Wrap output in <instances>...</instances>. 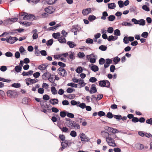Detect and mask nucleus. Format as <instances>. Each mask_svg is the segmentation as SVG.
<instances>
[{"label":"nucleus","instance_id":"1","mask_svg":"<svg viewBox=\"0 0 152 152\" xmlns=\"http://www.w3.org/2000/svg\"><path fill=\"white\" fill-rule=\"evenodd\" d=\"M66 125L71 129H79L80 128V125L78 124H77L75 121L72 120L69 121L68 123H67Z\"/></svg>","mask_w":152,"mask_h":152},{"label":"nucleus","instance_id":"2","mask_svg":"<svg viewBox=\"0 0 152 152\" xmlns=\"http://www.w3.org/2000/svg\"><path fill=\"white\" fill-rule=\"evenodd\" d=\"M23 15L24 16L23 17V19L25 20H30L33 21L37 19L36 17L32 14L28 15L26 12H24L23 14L22 15V16Z\"/></svg>","mask_w":152,"mask_h":152},{"label":"nucleus","instance_id":"3","mask_svg":"<svg viewBox=\"0 0 152 152\" xmlns=\"http://www.w3.org/2000/svg\"><path fill=\"white\" fill-rule=\"evenodd\" d=\"M99 85L102 87L109 88L110 86V83L107 80H104L99 81Z\"/></svg>","mask_w":152,"mask_h":152},{"label":"nucleus","instance_id":"4","mask_svg":"<svg viewBox=\"0 0 152 152\" xmlns=\"http://www.w3.org/2000/svg\"><path fill=\"white\" fill-rule=\"evenodd\" d=\"M106 142L109 145L113 147L116 146L113 138L111 137H106Z\"/></svg>","mask_w":152,"mask_h":152},{"label":"nucleus","instance_id":"5","mask_svg":"<svg viewBox=\"0 0 152 152\" xmlns=\"http://www.w3.org/2000/svg\"><path fill=\"white\" fill-rule=\"evenodd\" d=\"M58 73L62 77H64L67 75L66 70L61 67L59 68L57 70Z\"/></svg>","mask_w":152,"mask_h":152},{"label":"nucleus","instance_id":"6","mask_svg":"<svg viewBox=\"0 0 152 152\" xmlns=\"http://www.w3.org/2000/svg\"><path fill=\"white\" fill-rule=\"evenodd\" d=\"M18 39V38L16 37H12L10 36L9 37H7V42L10 44H12L14 43Z\"/></svg>","mask_w":152,"mask_h":152},{"label":"nucleus","instance_id":"7","mask_svg":"<svg viewBox=\"0 0 152 152\" xmlns=\"http://www.w3.org/2000/svg\"><path fill=\"white\" fill-rule=\"evenodd\" d=\"M80 137L81 141L83 143L85 142L86 141L88 142L90 140V139L88 137H87V136L83 133L80 134Z\"/></svg>","mask_w":152,"mask_h":152},{"label":"nucleus","instance_id":"8","mask_svg":"<svg viewBox=\"0 0 152 152\" xmlns=\"http://www.w3.org/2000/svg\"><path fill=\"white\" fill-rule=\"evenodd\" d=\"M79 27L78 26V25H73L72 26V28L71 29V31L72 32H74L75 35H77V31H80L79 29Z\"/></svg>","mask_w":152,"mask_h":152},{"label":"nucleus","instance_id":"9","mask_svg":"<svg viewBox=\"0 0 152 152\" xmlns=\"http://www.w3.org/2000/svg\"><path fill=\"white\" fill-rule=\"evenodd\" d=\"M7 94L9 97H14L17 95V93L14 91L8 90L7 91Z\"/></svg>","mask_w":152,"mask_h":152},{"label":"nucleus","instance_id":"10","mask_svg":"<svg viewBox=\"0 0 152 152\" xmlns=\"http://www.w3.org/2000/svg\"><path fill=\"white\" fill-rule=\"evenodd\" d=\"M45 11L46 12L49 14H51L55 11V9H53L52 7L49 6L45 8Z\"/></svg>","mask_w":152,"mask_h":152},{"label":"nucleus","instance_id":"11","mask_svg":"<svg viewBox=\"0 0 152 152\" xmlns=\"http://www.w3.org/2000/svg\"><path fill=\"white\" fill-rule=\"evenodd\" d=\"M89 67H90L91 70L94 72H96L99 70L98 67L96 65L90 64L89 65Z\"/></svg>","mask_w":152,"mask_h":152},{"label":"nucleus","instance_id":"12","mask_svg":"<svg viewBox=\"0 0 152 152\" xmlns=\"http://www.w3.org/2000/svg\"><path fill=\"white\" fill-rule=\"evenodd\" d=\"M91 12V9L90 8H88L83 10L82 13L84 15H86L90 13Z\"/></svg>","mask_w":152,"mask_h":152},{"label":"nucleus","instance_id":"13","mask_svg":"<svg viewBox=\"0 0 152 152\" xmlns=\"http://www.w3.org/2000/svg\"><path fill=\"white\" fill-rule=\"evenodd\" d=\"M97 92V89L96 87V85L94 84H93L91 85V87L89 91V92L91 94L95 93Z\"/></svg>","mask_w":152,"mask_h":152},{"label":"nucleus","instance_id":"14","mask_svg":"<svg viewBox=\"0 0 152 152\" xmlns=\"http://www.w3.org/2000/svg\"><path fill=\"white\" fill-rule=\"evenodd\" d=\"M18 18H9L7 20H5V22L7 24H11L10 22H16Z\"/></svg>","mask_w":152,"mask_h":152},{"label":"nucleus","instance_id":"15","mask_svg":"<svg viewBox=\"0 0 152 152\" xmlns=\"http://www.w3.org/2000/svg\"><path fill=\"white\" fill-rule=\"evenodd\" d=\"M48 65V64H43L39 65L38 67V68L41 70H45L46 69Z\"/></svg>","mask_w":152,"mask_h":152},{"label":"nucleus","instance_id":"16","mask_svg":"<svg viewBox=\"0 0 152 152\" xmlns=\"http://www.w3.org/2000/svg\"><path fill=\"white\" fill-rule=\"evenodd\" d=\"M37 30L36 29H34L32 31V33H33L34 34L32 36V38L33 39H36L38 37V34L37 33Z\"/></svg>","mask_w":152,"mask_h":152},{"label":"nucleus","instance_id":"17","mask_svg":"<svg viewBox=\"0 0 152 152\" xmlns=\"http://www.w3.org/2000/svg\"><path fill=\"white\" fill-rule=\"evenodd\" d=\"M58 99H53L49 101V102L53 105L58 104Z\"/></svg>","mask_w":152,"mask_h":152},{"label":"nucleus","instance_id":"18","mask_svg":"<svg viewBox=\"0 0 152 152\" xmlns=\"http://www.w3.org/2000/svg\"><path fill=\"white\" fill-rule=\"evenodd\" d=\"M67 44L71 48H73L74 47L76 46V45L74 42L72 41H68L67 42Z\"/></svg>","mask_w":152,"mask_h":152},{"label":"nucleus","instance_id":"19","mask_svg":"<svg viewBox=\"0 0 152 152\" xmlns=\"http://www.w3.org/2000/svg\"><path fill=\"white\" fill-rule=\"evenodd\" d=\"M53 75H51L49 72H48V76L49 77L48 78V80L50 82H53L55 81V79H53Z\"/></svg>","mask_w":152,"mask_h":152},{"label":"nucleus","instance_id":"20","mask_svg":"<svg viewBox=\"0 0 152 152\" xmlns=\"http://www.w3.org/2000/svg\"><path fill=\"white\" fill-rule=\"evenodd\" d=\"M33 72L32 70H30L27 72H25L23 71L22 73V75L24 76H27L28 75H32Z\"/></svg>","mask_w":152,"mask_h":152},{"label":"nucleus","instance_id":"21","mask_svg":"<svg viewBox=\"0 0 152 152\" xmlns=\"http://www.w3.org/2000/svg\"><path fill=\"white\" fill-rule=\"evenodd\" d=\"M30 101V98L26 97L22 99V103L28 104Z\"/></svg>","mask_w":152,"mask_h":152},{"label":"nucleus","instance_id":"22","mask_svg":"<svg viewBox=\"0 0 152 152\" xmlns=\"http://www.w3.org/2000/svg\"><path fill=\"white\" fill-rule=\"evenodd\" d=\"M101 134L102 137H108L110 135V134L108 132L104 131L101 132Z\"/></svg>","mask_w":152,"mask_h":152},{"label":"nucleus","instance_id":"23","mask_svg":"<svg viewBox=\"0 0 152 152\" xmlns=\"http://www.w3.org/2000/svg\"><path fill=\"white\" fill-rule=\"evenodd\" d=\"M108 16V14L106 11H104L102 12V15L101 17V19L103 20H105L106 19V17Z\"/></svg>","mask_w":152,"mask_h":152},{"label":"nucleus","instance_id":"24","mask_svg":"<svg viewBox=\"0 0 152 152\" xmlns=\"http://www.w3.org/2000/svg\"><path fill=\"white\" fill-rule=\"evenodd\" d=\"M116 6V5L114 3L108 4V8L111 9H114Z\"/></svg>","mask_w":152,"mask_h":152},{"label":"nucleus","instance_id":"25","mask_svg":"<svg viewBox=\"0 0 152 152\" xmlns=\"http://www.w3.org/2000/svg\"><path fill=\"white\" fill-rule=\"evenodd\" d=\"M14 69L17 73H18L21 70L22 67L20 66L17 65L15 66Z\"/></svg>","mask_w":152,"mask_h":152},{"label":"nucleus","instance_id":"26","mask_svg":"<svg viewBox=\"0 0 152 152\" xmlns=\"http://www.w3.org/2000/svg\"><path fill=\"white\" fill-rule=\"evenodd\" d=\"M67 111L66 110L61 111L60 113V116L62 118H64L67 115Z\"/></svg>","mask_w":152,"mask_h":152},{"label":"nucleus","instance_id":"27","mask_svg":"<svg viewBox=\"0 0 152 152\" xmlns=\"http://www.w3.org/2000/svg\"><path fill=\"white\" fill-rule=\"evenodd\" d=\"M145 21L143 19H140L138 20L139 24L140 26H144L145 24Z\"/></svg>","mask_w":152,"mask_h":152},{"label":"nucleus","instance_id":"28","mask_svg":"<svg viewBox=\"0 0 152 152\" xmlns=\"http://www.w3.org/2000/svg\"><path fill=\"white\" fill-rule=\"evenodd\" d=\"M120 59L119 58L117 57H114L113 59V61L115 63L114 64H116L120 61Z\"/></svg>","mask_w":152,"mask_h":152},{"label":"nucleus","instance_id":"29","mask_svg":"<svg viewBox=\"0 0 152 152\" xmlns=\"http://www.w3.org/2000/svg\"><path fill=\"white\" fill-rule=\"evenodd\" d=\"M51 91L53 94H56L57 93V91L54 86H52L51 88Z\"/></svg>","mask_w":152,"mask_h":152},{"label":"nucleus","instance_id":"30","mask_svg":"<svg viewBox=\"0 0 152 152\" xmlns=\"http://www.w3.org/2000/svg\"><path fill=\"white\" fill-rule=\"evenodd\" d=\"M80 103V102H77L75 100H73L71 101V104L72 105H76L78 106V104Z\"/></svg>","mask_w":152,"mask_h":152},{"label":"nucleus","instance_id":"31","mask_svg":"<svg viewBox=\"0 0 152 152\" xmlns=\"http://www.w3.org/2000/svg\"><path fill=\"white\" fill-rule=\"evenodd\" d=\"M78 84L82 86H84L86 84V83L84 82L83 80L79 79L78 81Z\"/></svg>","mask_w":152,"mask_h":152},{"label":"nucleus","instance_id":"32","mask_svg":"<svg viewBox=\"0 0 152 152\" xmlns=\"http://www.w3.org/2000/svg\"><path fill=\"white\" fill-rule=\"evenodd\" d=\"M115 18L114 15H109L107 18L108 20L110 21H113L115 19Z\"/></svg>","mask_w":152,"mask_h":152},{"label":"nucleus","instance_id":"33","mask_svg":"<svg viewBox=\"0 0 152 152\" xmlns=\"http://www.w3.org/2000/svg\"><path fill=\"white\" fill-rule=\"evenodd\" d=\"M53 42V39H50L47 41L46 45L48 46H50L52 45Z\"/></svg>","mask_w":152,"mask_h":152},{"label":"nucleus","instance_id":"34","mask_svg":"<svg viewBox=\"0 0 152 152\" xmlns=\"http://www.w3.org/2000/svg\"><path fill=\"white\" fill-rule=\"evenodd\" d=\"M136 9L137 8L135 6H132L130 7L129 10L131 12H133L134 13H135V11Z\"/></svg>","mask_w":152,"mask_h":152},{"label":"nucleus","instance_id":"35","mask_svg":"<svg viewBox=\"0 0 152 152\" xmlns=\"http://www.w3.org/2000/svg\"><path fill=\"white\" fill-rule=\"evenodd\" d=\"M114 34L117 36H120L121 35L120 31L118 29H116L114 31Z\"/></svg>","mask_w":152,"mask_h":152},{"label":"nucleus","instance_id":"36","mask_svg":"<svg viewBox=\"0 0 152 152\" xmlns=\"http://www.w3.org/2000/svg\"><path fill=\"white\" fill-rule=\"evenodd\" d=\"M137 147L139 146V149L140 150H142L144 148V145L140 143H138L136 144Z\"/></svg>","mask_w":152,"mask_h":152},{"label":"nucleus","instance_id":"37","mask_svg":"<svg viewBox=\"0 0 152 152\" xmlns=\"http://www.w3.org/2000/svg\"><path fill=\"white\" fill-rule=\"evenodd\" d=\"M12 87L15 88H19L20 87V83H14L12 85Z\"/></svg>","mask_w":152,"mask_h":152},{"label":"nucleus","instance_id":"38","mask_svg":"<svg viewBox=\"0 0 152 152\" xmlns=\"http://www.w3.org/2000/svg\"><path fill=\"white\" fill-rule=\"evenodd\" d=\"M83 69L81 66H78L77 68L76 71L78 73H80L83 71Z\"/></svg>","mask_w":152,"mask_h":152},{"label":"nucleus","instance_id":"39","mask_svg":"<svg viewBox=\"0 0 152 152\" xmlns=\"http://www.w3.org/2000/svg\"><path fill=\"white\" fill-rule=\"evenodd\" d=\"M60 129L63 132L67 133L69 132L68 129L66 127H63L62 128H60Z\"/></svg>","mask_w":152,"mask_h":152},{"label":"nucleus","instance_id":"40","mask_svg":"<svg viewBox=\"0 0 152 152\" xmlns=\"http://www.w3.org/2000/svg\"><path fill=\"white\" fill-rule=\"evenodd\" d=\"M96 19V17L93 15H89L88 18V19L90 21H92V20H94Z\"/></svg>","mask_w":152,"mask_h":152},{"label":"nucleus","instance_id":"41","mask_svg":"<svg viewBox=\"0 0 152 152\" xmlns=\"http://www.w3.org/2000/svg\"><path fill=\"white\" fill-rule=\"evenodd\" d=\"M99 49L103 51H105L107 49V47L104 45H101L99 47Z\"/></svg>","mask_w":152,"mask_h":152},{"label":"nucleus","instance_id":"42","mask_svg":"<svg viewBox=\"0 0 152 152\" xmlns=\"http://www.w3.org/2000/svg\"><path fill=\"white\" fill-rule=\"evenodd\" d=\"M32 23L31 22H29L27 21L23 22L22 24L25 25L26 26H29L32 25Z\"/></svg>","mask_w":152,"mask_h":152},{"label":"nucleus","instance_id":"43","mask_svg":"<svg viewBox=\"0 0 152 152\" xmlns=\"http://www.w3.org/2000/svg\"><path fill=\"white\" fill-rule=\"evenodd\" d=\"M49 76H48V72L45 73L42 76V78L43 79L45 80L48 78Z\"/></svg>","mask_w":152,"mask_h":152},{"label":"nucleus","instance_id":"44","mask_svg":"<svg viewBox=\"0 0 152 152\" xmlns=\"http://www.w3.org/2000/svg\"><path fill=\"white\" fill-rule=\"evenodd\" d=\"M61 146L62 147L60 148L59 149V150H60L61 151H63L65 148L67 147V145L64 143L63 142H61Z\"/></svg>","mask_w":152,"mask_h":152},{"label":"nucleus","instance_id":"45","mask_svg":"<svg viewBox=\"0 0 152 152\" xmlns=\"http://www.w3.org/2000/svg\"><path fill=\"white\" fill-rule=\"evenodd\" d=\"M99 63L100 65H102L104 64L105 62V60L103 58H101L99 61Z\"/></svg>","mask_w":152,"mask_h":152},{"label":"nucleus","instance_id":"46","mask_svg":"<svg viewBox=\"0 0 152 152\" xmlns=\"http://www.w3.org/2000/svg\"><path fill=\"white\" fill-rule=\"evenodd\" d=\"M67 86H70L72 87L77 88V85L73 83H69L67 84Z\"/></svg>","mask_w":152,"mask_h":152},{"label":"nucleus","instance_id":"47","mask_svg":"<svg viewBox=\"0 0 152 152\" xmlns=\"http://www.w3.org/2000/svg\"><path fill=\"white\" fill-rule=\"evenodd\" d=\"M86 42L88 44H92L93 43V40L90 38H88L86 40Z\"/></svg>","mask_w":152,"mask_h":152},{"label":"nucleus","instance_id":"48","mask_svg":"<svg viewBox=\"0 0 152 152\" xmlns=\"http://www.w3.org/2000/svg\"><path fill=\"white\" fill-rule=\"evenodd\" d=\"M110 130V132L114 133L115 134L116 133H117L119 132V131L118 130L114 129L111 127V129Z\"/></svg>","mask_w":152,"mask_h":152},{"label":"nucleus","instance_id":"49","mask_svg":"<svg viewBox=\"0 0 152 152\" xmlns=\"http://www.w3.org/2000/svg\"><path fill=\"white\" fill-rule=\"evenodd\" d=\"M42 99L45 100H48L50 99V96L47 94H45L43 96Z\"/></svg>","mask_w":152,"mask_h":152},{"label":"nucleus","instance_id":"50","mask_svg":"<svg viewBox=\"0 0 152 152\" xmlns=\"http://www.w3.org/2000/svg\"><path fill=\"white\" fill-rule=\"evenodd\" d=\"M128 38L126 36L124 37L123 39V42L125 44H128L129 43Z\"/></svg>","mask_w":152,"mask_h":152},{"label":"nucleus","instance_id":"51","mask_svg":"<svg viewBox=\"0 0 152 152\" xmlns=\"http://www.w3.org/2000/svg\"><path fill=\"white\" fill-rule=\"evenodd\" d=\"M141 36L144 38H146L148 36V33L147 32H143L141 34Z\"/></svg>","mask_w":152,"mask_h":152},{"label":"nucleus","instance_id":"52","mask_svg":"<svg viewBox=\"0 0 152 152\" xmlns=\"http://www.w3.org/2000/svg\"><path fill=\"white\" fill-rule=\"evenodd\" d=\"M70 135L73 137H75L77 136V133L75 131H71Z\"/></svg>","mask_w":152,"mask_h":152},{"label":"nucleus","instance_id":"53","mask_svg":"<svg viewBox=\"0 0 152 152\" xmlns=\"http://www.w3.org/2000/svg\"><path fill=\"white\" fill-rule=\"evenodd\" d=\"M78 56L79 57V58H82L83 57H84L85 55L84 54V53L83 52H79L78 53Z\"/></svg>","mask_w":152,"mask_h":152},{"label":"nucleus","instance_id":"54","mask_svg":"<svg viewBox=\"0 0 152 152\" xmlns=\"http://www.w3.org/2000/svg\"><path fill=\"white\" fill-rule=\"evenodd\" d=\"M118 4L120 8H122L124 6V3L123 1L120 0L118 1Z\"/></svg>","mask_w":152,"mask_h":152},{"label":"nucleus","instance_id":"55","mask_svg":"<svg viewBox=\"0 0 152 152\" xmlns=\"http://www.w3.org/2000/svg\"><path fill=\"white\" fill-rule=\"evenodd\" d=\"M79 105L78 104V106L80 108H81L82 109H84L86 107V105L84 103H80L79 104Z\"/></svg>","mask_w":152,"mask_h":152},{"label":"nucleus","instance_id":"56","mask_svg":"<svg viewBox=\"0 0 152 152\" xmlns=\"http://www.w3.org/2000/svg\"><path fill=\"white\" fill-rule=\"evenodd\" d=\"M106 116L108 118H111L113 117V115L111 112H108L107 113Z\"/></svg>","mask_w":152,"mask_h":152},{"label":"nucleus","instance_id":"57","mask_svg":"<svg viewBox=\"0 0 152 152\" xmlns=\"http://www.w3.org/2000/svg\"><path fill=\"white\" fill-rule=\"evenodd\" d=\"M66 115L68 117L71 118H73L74 117V115L73 113H69L68 112H67Z\"/></svg>","mask_w":152,"mask_h":152},{"label":"nucleus","instance_id":"58","mask_svg":"<svg viewBox=\"0 0 152 152\" xmlns=\"http://www.w3.org/2000/svg\"><path fill=\"white\" fill-rule=\"evenodd\" d=\"M89 80L91 83H94L97 81V79L95 77H92L90 78Z\"/></svg>","mask_w":152,"mask_h":152},{"label":"nucleus","instance_id":"59","mask_svg":"<svg viewBox=\"0 0 152 152\" xmlns=\"http://www.w3.org/2000/svg\"><path fill=\"white\" fill-rule=\"evenodd\" d=\"M142 9L146 11H149L150 10L149 8L146 5H144L142 6Z\"/></svg>","mask_w":152,"mask_h":152},{"label":"nucleus","instance_id":"60","mask_svg":"<svg viewBox=\"0 0 152 152\" xmlns=\"http://www.w3.org/2000/svg\"><path fill=\"white\" fill-rule=\"evenodd\" d=\"M113 117L118 120L121 119L122 116L121 115H113Z\"/></svg>","mask_w":152,"mask_h":152},{"label":"nucleus","instance_id":"61","mask_svg":"<svg viewBox=\"0 0 152 152\" xmlns=\"http://www.w3.org/2000/svg\"><path fill=\"white\" fill-rule=\"evenodd\" d=\"M113 31V27H109L107 28V32L110 34L112 33Z\"/></svg>","mask_w":152,"mask_h":152},{"label":"nucleus","instance_id":"62","mask_svg":"<svg viewBox=\"0 0 152 152\" xmlns=\"http://www.w3.org/2000/svg\"><path fill=\"white\" fill-rule=\"evenodd\" d=\"M40 75V73L39 72H37L33 74V76L35 78L38 77Z\"/></svg>","mask_w":152,"mask_h":152},{"label":"nucleus","instance_id":"63","mask_svg":"<svg viewBox=\"0 0 152 152\" xmlns=\"http://www.w3.org/2000/svg\"><path fill=\"white\" fill-rule=\"evenodd\" d=\"M5 56L8 57H11L13 56L12 53L10 52H7L5 53Z\"/></svg>","mask_w":152,"mask_h":152},{"label":"nucleus","instance_id":"64","mask_svg":"<svg viewBox=\"0 0 152 152\" xmlns=\"http://www.w3.org/2000/svg\"><path fill=\"white\" fill-rule=\"evenodd\" d=\"M98 115L100 117H102L105 115V113L102 111H100L98 112Z\"/></svg>","mask_w":152,"mask_h":152}]
</instances>
